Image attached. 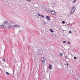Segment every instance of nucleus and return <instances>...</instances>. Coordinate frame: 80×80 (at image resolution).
I'll list each match as a JSON object with an SVG mask.
<instances>
[{"mask_svg":"<svg viewBox=\"0 0 80 80\" xmlns=\"http://www.w3.org/2000/svg\"><path fill=\"white\" fill-rule=\"evenodd\" d=\"M43 51L42 49H39L38 52V55H41Z\"/></svg>","mask_w":80,"mask_h":80,"instance_id":"nucleus-2","label":"nucleus"},{"mask_svg":"<svg viewBox=\"0 0 80 80\" xmlns=\"http://www.w3.org/2000/svg\"><path fill=\"white\" fill-rule=\"evenodd\" d=\"M69 33H72V32L70 31L69 32Z\"/></svg>","mask_w":80,"mask_h":80,"instance_id":"nucleus-24","label":"nucleus"},{"mask_svg":"<svg viewBox=\"0 0 80 80\" xmlns=\"http://www.w3.org/2000/svg\"><path fill=\"white\" fill-rule=\"evenodd\" d=\"M46 19L48 21H49L50 20V16H46Z\"/></svg>","mask_w":80,"mask_h":80,"instance_id":"nucleus-6","label":"nucleus"},{"mask_svg":"<svg viewBox=\"0 0 80 80\" xmlns=\"http://www.w3.org/2000/svg\"><path fill=\"white\" fill-rule=\"evenodd\" d=\"M21 31H22V30L20 31L19 32H21Z\"/></svg>","mask_w":80,"mask_h":80,"instance_id":"nucleus-27","label":"nucleus"},{"mask_svg":"<svg viewBox=\"0 0 80 80\" xmlns=\"http://www.w3.org/2000/svg\"><path fill=\"white\" fill-rule=\"evenodd\" d=\"M65 58H67V56H65Z\"/></svg>","mask_w":80,"mask_h":80,"instance_id":"nucleus-25","label":"nucleus"},{"mask_svg":"<svg viewBox=\"0 0 80 80\" xmlns=\"http://www.w3.org/2000/svg\"><path fill=\"white\" fill-rule=\"evenodd\" d=\"M49 66L48 67L50 69V70H52V68H53V67L52 66V65L50 64H49Z\"/></svg>","mask_w":80,"mask_h":80,"instance_id":"nucleus-8","label":"nucleus"},{"mask_svg":"<svg viewBox=\"0 0 80 80\" xmlns=\"http://www.w3.org/2000/svg\"><path fill=\"white\" fill-rule=\"evenodd\" d=\"M75 59H77V57H75L74 58V59L75 60Z\"/></svg>","mask_w":80,"mask_h":80,"instance_id":"nucleus-22","label":"nucleus"},{"mask_svg":"<svg viewBox=\"0 0 80 80\" xmlns=\"http://www.w3.org/2000/svg\"><path fill=\"white\" fill-rule=\"evenodd\" d=\"M60 55L61 57H62V56H63V53H62L61 52H60Z\"/></svg>","mask_w":80,"mask_h":80,"instance_id":"nucleus-14","label":"nucleus"},{"mask_svg":"<svg viewBox=\"0 0 80 80\" xmlns=\"http://www.w3.org/2000/svg\"><path fill=\"white\" fill-rule=\"evenodd\" d=\"M67 25H68V24H67Z\"/></svg>","mask_w":80,"mask_h":80,"instance_id":"nucleus-28","label":"nucleus"},{"mask_svg":"<svg viewBox=\"0 0 80 80\" xmlns=\"http://www.w3.org/2000/svg\"><path fill=\"white\" fill-rule=\"evenodd\" d=\"M68 44H70V42H68Z\"/></svg>","mask_w":80,"mask_h":80,"instance_id":"nucleus-23","label":"nucleus"},{"mask_svg":"<svg viewBox=\"0 0 80 80\" xmlns=\"http://www.w3.org/2000/svg\"><path fill=\"white\" fill-rule=\"evenodd\" d=\"M7 24H8V21H7L6 20L4 22V26L5 27H7Z\"/></svg>","mask_w":80,"mask_h":80,"instance_id":"nucleus-3","label":"nucleus"},{"mask_svg":"<svg viewBox=\"0 0 80 80\" xmlns=\"http://www.w3.org/2000/svg\"><path fill=\"white\" fill-rule=\"evenodd\" d=\"M26 1H27V2H31V1L30 0H26Z\"/></svg>","mask_w":80,"mask_h":80,"instance_id":"nucleus-17","label":"nucleus"},{"mask_svg":"<svg viewBox=\"0 0 80 80\" xmlns=\"http://www.w3.org/2000/svg\"><path fill=\"white\" fill-rule=\"evenodd\" d=\"M76 2H77V0H74L73 1V3H75Z\"/></svg>","mask_w":80,"mask_h":80,"instance_id":"nucleus-18","label":"nucleus"},{"mask_svg":"<svg viewBox=\"0 0 80 80\" xmlns=\"http://www.w3.org/2000/svg\"><path fill=\"white\" fill-rule=\"evenodd\" d=\"M44 24H47V22H44Z\"/></svg>","mask_w":80,"mask_h":80,"instance_id":"nucleus-21","label":"nucleus"},{"mask_svg":"<svg viewBox=\"0 0 80 80\" xmlns=\"http://www.w3.org/2000/svg\"><path fill=\"white\" fill-rule=\"evenodd\" d=\"M0 28H4V26L3 25H1V26H0Z\"/></svg>","mask_w":80,"mask_h":80,"instance_id":"nucleus-12","label":"nucleus"},{"mask_svg":"<svg viewBox=\"0 0 80 80\" xmlns=\"http://www.w3.org/2000/svg\"><path fill=\"white\" fill-rule=\"evenodd\" d=\"M65 21H62V23H63V24H65Z\"/></svg>","mask_w":80,"mask_h":80,"instance_id":"nucleus-15","label":"nucleus"},{"mask_svg":"<svg viewBox=\"0 0 80 80\" xmlns=\"http://www.w3.org/2000/svg\"><path fill=\"white\" fill-rule=\"evenodd\" d=\"M50 32H52V33H53V30H52V29H50Z\"/></svg>","mask_w":80,"mask_h":80,"instance_id":"nucleus-13","label":"nucleus"},{"mask_svg":"<svg viewBox=\"0 0 80 80\" xmlns=\"http://www.w3.org/2000/svg\"><path fill=\"white\" fill-rule=\"evenodd\" d=\"M52 10H48V12L49 13H51V12H52Z\"/></svg>","mask_w":80,"mask_h":80,"instance_id":"nucleus-10","label":"nucleus"},{"mask_svg":"<svg viewBox=\"0 0 80 80\" xmlns=\"http://www.w3.org/2000/svg\"><path fill=\"white\" fill-rule=\"evenodd\" d=\"M8 29H10L11 27H12V25H11V23H9V24H8Z\"/></svg>","mask_w":80,"mask_h":80,"instance_id":"nucleus-4","label":"nucleus"},{"mask_svg":"<svg viewBox=\"0 0 80 80\" xmlns=\"http://www.w3.org/2000/svg\"><path fill=\"white\" fill-rule=\"evenodd\" d=\"M76 9V8L75 6H73L71 9V12H70V15H72V14L73 13V12H75Z\"/></svg>","mask_w":80,"mask_h":80,"instance_id":"nucleus-1","label":"nucleus"},{"mask_svg":"<svg viewBox=\"0 0 80 80\" xmlns=\"http://www.w3.org/2000/svg\"><path fill=\"white\" fill-rule=\"evenodd\" d=\"M67 66H68V65H69L68 63H67Z\"/></svg>","mask_w":80,"mask_h":80,"instance_id":"nucleus-26","label":"nucleus"},{"mask_svg":"<svg viewBox=\"0 0 80 80\" xmlns=\"http://www.w3.org/2000/svg\"><path fill=\"white\" fill-rule=\"evenodd\" d=\"M38 15H39V16H40V17H42V18H44V16H43V15H41L39 13H38Z\"/></svg>","mask_w":80,"mask_h":80,"instance_id":"nucleus-9","label":"nucleus"},{"mask_svg":"<svg viewBox=\"0 0 80 80\" xmlns=\"http://www.w3.org/2000/svg\"><path fill=\"white\" fill-rule=\"evenodd\" d=\"M63 43H66V41H63Z\"/></svg>","mask_w":80,"mask_h":80,"instance_id":"nucleus-19","label":"nucleus"},{"mask_svg":"<svg viewBox=\"0 0 80 80\" xmlns=\"http://www.w3.org/2000/svg\"><path fill=\"white\" fill-rule=\"evenodd\" d=\"M14 27H20V26L18 25H15Z\"/></svg>","mask_w":80,"mask_h":80,"instance_id":"nucleus-11","label":"nucleus"},{"mask_svg":"<svg viewBox=\"0 0 80 80\" xmlns=\"http://www.w3.org/2000/svg\"><path fill=\"white\" fill-rule=\"evenodd\" d=\"M43 22H44V20H43Z\"/></svg>","mask_w":80,"mask_h":80,"instance_id":"nucleus-29","label":"nucleus"},{"mask_svg":"<svg viewBox=\"0 0 80 80\" xmlns=\"http://www.w3.org/2000/svg\"><path fill=\"white\" fill-rule=\"evenodd\" d=\"M12 27H14V26H12Z\"/></svg>","mask_w":80,"mask_h":80,"instance_id":"nucleus-30","label":"nucleus"},{"mask_svg":"<svg viewBox=\"0 0 80 80\" xmlns=\"http://www.w3.org/2000/svg\"><path fill=\"white\" fill-rule=\"evenodd\" d=\"M6 73L7 75H9L10 74L8 72H6Z\"/></svg>","mask_w":80,"mask_h":80,"instance_id":"nucleus-16","label":"nucleus"},{"mask_svg":"<svg viewBox=\"0 0 80 80\" xmlns=\"http://www.w3.org/2000/svg\"><path fill=\"white\" fill-rule=\"evenodd\" d=\"M45 60V58L44 57H43L41 59V61L42 62H43V63H44Z\"/></svg>","mask_w":80,"mask_h":80,"instance_id":"nucleus-5","label":"nucleus"},{"mask_svg":"<svg viewBox=\"0 0 80 80\" xmlns=\"http://www.w3.org/2000/svg\"><path fill=\"white\" fill-rule=\"evenodd\" d=\"M3 62H5V58H3Z\"/></svg>","mask_w":80,"mask_h":80,"instance_id":"nucleus-20","label":"nucleus"},{"mask_svg":"<svg viewBox=\"0 0 80 80\" xmlns=\"http://www.w3.org/2000/svg\"><path fill=\"white\" fill-rule=\"evenodd\" d=\"M51 13L52 14V15H55L56 14L55 12L52 11H51Z\"/></svg>","mask_w":80,"mask_h":80,"instance_id":"nucleus-7","label":"nucleus"}]
</instances>
